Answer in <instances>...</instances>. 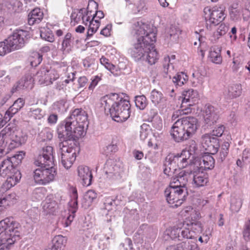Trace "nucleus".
I'll return each mask as SVG.
<instances>
[{
	"label": "nucleus",
	"instance_id": "50",
	"mask_svg": "<svg viewBox=\"0 0 250 250\" xmlns=\"http://www.w3.org/2000/svg\"><path fill=\"white\" fill-rule=\"evenodd\" d=\"M180 109L175 111L172 115L171 119L172 121L176 120L180 116L184 114H187L191 112V109L188 107H181Z\"/></svg>",
	"mask_w": 250,
	"mask_h": 250
},
{
	"label": "nucleus",
	"instance_id": "11",
	"mask_svg": "<svg viewBox=\"0 0 250 250\" xmlns=\"http://www.w3.org/2000/svg\"><path fill=\"white\" fill-rule=\"evenodd\" d=\"M107 177L112 180H120L124 175L123 164L112 160H107L104 167Z\"/></svg>",
	"mask_w": 250,
	"mask_h": 250
},
{
	"label": "nucleus",
	"instance_id": "3",
	"mask_svg": "<svg viewBox=\"0 0 250 250\" xmlns=\"http://www.w3.org/2000/svg\"><path fill=\"white\" fill-rule=\"evenodd\" d=\"M101 104L117 122H125L130 116L131 105L129 100L120 97L118 94L112 93L104 97L101 99Z\"/></svg>",
	"mask_w": 250,
	"mask_h": 250
},
{
	"label": "nucleus",
	"instance_id": "51",
	"mask_svg": "<svg viewBox=\"0 0 250 250\" xmlns=\"http://www.w3.org/2000/svg\"><path fill=\"white\" fill-rule=\"evenodd\" d=\"M140 127V139L144 141L148 137V135H149L150 133V128L149 125H147L146 124H143Z\"/></svg>",
	"mask_w": 250,
	"mask_h": 250
},
{
	"label": "nucleus",
	"instance_id": "31",
	"mask_svg": "<svg viewBox=\"0 0 250 250\" xmlns=\"http://www.w3.org/2000/svg\"><path fill=\"white\" fill-rule=\"evenodd\" d=\"M229 30V27L225 24L221 23L211 36L212 42H216L221 36L225 35Z\"/></svg>",
	"mask_w": 250,
	"mask_h": 250
},
{
	"label": "nucleus",
	"instance_id": "38",
	"mask_svg": "<svg viewBox=\"0 0 250 250\" xmlns=\"http://www.w3.org/2000/svg\"><path fill=\"white\" fill-rule=\"evenodd\" d=\"M15 173L7 176L6 184L7 188L14 186L19 181L21 178L19 171H15Z\"/></svg>",
	"mask_w": 250,
	"mask_h": 250
},
{
	"label": "nucleus",
	"instance_id": "44",
	"mask_svg": "<svg viewBox=\"0 0 250 250\" xmlns=\"http://www.w3.org/2000/svg\"><path fill=\"white\" fill-rule=\"evenodd\" d=\"M7 129L3 128L0 132V149H2V151L4 152V148L7 145H9V140L7 137L8 133L6 132Z\"/></svg>",
	"mask_w": 250,
	"mask_h": 250
},
{
	"label": "nucleus",
	"instance_id": "24",
	"mask_svg": "<svg viewBox=\"0 0 250 250\" xmlns=\"http://www.w3.org/2000/svg\"><path fill=\"white\" fill-rule=\"evenodd\" d=\"M49 69L47 67H43L39 70L35 76V79L38 81L40 84L49 85Z\"/></svg>",
	"mask_w": 250,
	"mask_h": 250
},
{
	"label": "nucleus",
	"instance_id": "13",
	"mask_svg": "<svg viewBox=\"0 0 250 250\" xmlns=\"http://www.w3.org/2000/svg\"><path fill=\"white\" fill-rule=\"evenodd\" d=\"M5 129H7L6 132L8 133L7 135L9 140V148L10 149L18 147L23 144H24L27 140V136L24 135L22 132L19 130H17L14 128L9 126V125L6 126Z\"/></svg>",
	"mask_w": 250,
	"mask_h": 250
},
{
	"label": "nucleus",
	"instance_id": "29",
	"mask_svg": "<svg viewBox=\"0 0 250 250\" xmlns=\"http://www.w3.org/2000/svg\"><path fill=\"white\" fill-rule=\"evenodd\" d=\"M181 240L182 238H185L187 240L196 239V237H194V233L190 230L186 221L183 223L182 227L181 228Z\"/></svg>",
	"mask_w": 250,
	"mask_h": 250
},
{
	"label": "nucleus",
	"instance_id": "48",
	"mask_svg": "<svg viewBox=\"0 0 250 250\" xmlns=\"http://www.w3.org/2000/svg\"><path fill=\"white\" fill-rule=\"evenodd\" d=\"M191 80L192 85L194 86L201 85L204 83V76L199 72L193 73L192 75Z\"/></svg>",
	"mask_w": 250,
	"mask_h": 250
},
{
	"label": "nucleus",
	"instance_id": "58",
	"mask_svg": "<svg viewBox=\"0 0 250 250\" xmlns=\"http://www.w3.org/2000/svg\"><path fill=\"white\" fill-rule=\"evenodd\" d=\"M11 51L13 50L7 43L6 40L4 42H0V56H4Z\"/></svg>",
	"mask_w": 250,
	"mask_h": 250
},
{
	"label": "nucleus",
	"instance_id": "7",
	"mask_svg": "<svg viewBox=\"0 0 250 250\" xmlns=\"http://www.w3.org/2000/svg\"><path fill=\"white\" fill-rule=\"evenodd\" d=\"M54 163L52 165H42L34 171L33 177L36 183L46 185L53 181L57 175Z\"/></svg>",
	"mask_w": 250,
	"mask_h": 250
},
{
	"label": "nucleus",
	"instance_id": "54",
	"mask_svg": "<svg viewBox=\"0 0 250 250\" xmlns=\"http://www.w3.org/2000/svg\"><path fill=\"white\" fill-rule=\"evenodd\" d=\"M88 7H87V11L86 12L84 9H81L79 11V14H81L80 16H82V20L83 23L85 25L87 24V22H90L91 20V17H93L91 15V11H88Z\"/></svg>",
	"mask_w": 250,
	"mask_h": 250
},
{
	"label": "nucleus",
	"instance_id": "35",
	"mask_svg": "<svg viewBox=\"0 0 250 250\" xmlns=\"http://www.w3.org/2000/svg\"><path fill=\"white\" fill-rule=\"evenodd\" d=\"M188 75L184 72L177 73L172 78V82L176 86H181L183 85L188 80Z\"/></svg>",
	"mask_w": 250,
	"mask_h": 250
},
{
	"label": "nucleus",
	"instance_id": "1",
	"mask_svg": "<svg viewBox=\"0 0 250 250\" xmlns=\"http://www.w3.org/2000/svg\"><path fill=\"white\" fill-rule=\"evenodd\" d=\"M87 127V117L85 111L81 109H75L58 125V137L75 145L76 140L85 135Z\"/></svg>",
	"mask_w": 250,
	"mask_h": 250
},
{
	"label": "nucleus",
	"instance_id": "34",
	"mask_svg": "<svg viewBox=\"0 0 250 250\" xmlns=\"http://www.w3.org/2000/svg\"><path fill=\"white\" fill-rule=\"evenodd\" d=\"M95 17L93 16L91 20L89 23L88 29L87 32V37L86 40H87L89 37L92 36L99 28L100 22L99 20H95Z\"/></svg>",
	"mask_w": 250,
	"mask_h": 250
},
{
	"label": "nucleus",
	"instance_id": "43",
	"mask_svg": "<svg viewBox=\"0 0 250 250\" xmlns=\"http://www.w3.org/2000/svg\"><path fill=\"white\" fill-rule=\"evenodd\" d=\"M135 103L137 108L143 110L147 105V100L144 95L136 96L135 97Z\"/></svg>",
	"mask_w": 250,
	"mask_h": 250
},
{
	"label": "nucleus",
	"instance_id": "53",
	"mask_svg": "<svg viewBox=\"0 0 250 250\" xmlns=\"http://www.w3.org/2000/svg\"><path fill=\"white\" fill-rule=\"evenodd\" d=\"M242 205V201L240 198H233L231 199L230 209L231 211L237 212L240 209Z\"/></svg>",
	"mask_w": 250,
	"mask_h": 250
},
{
	"label": "nucleus",
	"instance_id": "21",
	"mask_svg": "<svg viewBox=\"0 0 250 250\" xmlns=\"http://www.w3.org/2000/svg\"><path fill=\"white\" fill-rule=\"evenodd\" d=\"M242 86L240 84H233L229 86L224 92V96L227 100H231L239 97L242 93Z\"/></svg>",
	"mask_w": 250,
	"mask_h": 250
},
{
	"label": "nucleus",
	"instance_id": "19",
	"mask_svg": "<svg viewBox=\"0 0 250 250\" xmlns=\"http://www.w3.org/2000/svg\"><path fill=\"white\" fill-rule=\"evenodd\" d=\"M78 173L84 186H88L91 184L93 177L88 167L84 166H79L78 167Z\"/></svg>",
	"mask_w": 250,
	"mask_h": 250
},
{
	"label": "nucleus",
	"instance_id": "49",
	"mask_svg": "<svg viewBox=\"0 0 250 250\" xmlns=\"http://www.w3.org/2000/svg\"><path fill=\"white\" fill-rule=\"evenodd\" d=\"M52 137V133L47 129H44L39 134L38 140L40 142H45L51 140Z\"/></svg>",
	"mask_w": 250,
	"mask_h": 250
},
{
	"label": "nucleus",
	"instance_id": "62",
	"mask_svg": "<svg viewBox=\"0 0 250 250\" xmlns=\"http://www.w3.org/2000/svg\"><path fill=\"white\" fill-rule=\"evenodd\" d=\"M19 110V109L16 108V107H14V105H12L5 112L6 118H7L8 120L9 121L11 118L17 113Z\"/></svg>",
	"mask_w": 250,
	"mask_h": 250
},
{
	"label": "nucleus",
	"instance_id": "63",
	"mask_svg": "<svg viewBox=\"0 0 250 250\" xmlns=\"http://www.w3.org/2000/svg\"><path fill=\"white\" fill-rule=\"evenodd\" d=\"M34 60L31 61L30 64L32 67H36L39 65L42 61V55L39 53H36L34 54Z\"/></svg>",
	"mask_w": 250,
	"mask_h": 250
},
{
	"label": "nucleus",
	"instance_id": "36",
	"mask_svg": "<svg viewBox=\"0 0 250 250\" xmlns=\"http://www.w3.org/2000/svg\"><path fill=\"white\" fill-rule=\"evenodd\" d=\"M16 200V195L15 193L5 195L3 197L0 198V201L3 208H5L7 206H9L15 204Z\"/></svg>",
	"mask_w": 250,
	"mask_h": 250
},
{
	"label": "nucleus",
	"instance_id": "32",
	"mask_svg": "<svg viewBox=\"0 0 250 250\" xmlns=\"http://www.w3.org/2000/svg\"><path fill=\"white\" fill-rule=\"evenodd\" d=\"M71 200L69 202V205L70 208L69 210L70 211H71L72 214H74L76 212L78 208L77 190L76 188H72L71 189Z\"/></svg>",
	"mask_w": 250,
	"mask_h": 250
},
{
	"label": "nucleus",
	"instance_id": "22",
	"mask_svg": "<svg viewBox=\"0 0 250 250\" xmlns=\"http://www.w3.org/2000/svg\"><path fill=\"white\" fill-rule=\"evenodd\" d=\"M192 184L196 187L205 186L208 182V175L203 171H194L192 172Z\"/></svg>",
	"mask_w": 250,
	"mask_h": 250
},
{
	"label": "nucleus",
	"instance_id": "30",
	"mask_svg": "<svg viewBox=\"0 0 250 250\" xmlns=\"http://www.w3.org/2000/svg\"><path fill=\"white\" fill-rule=\"evenodd\" d=\"M215 160L210 155H206L202 157V161L200 162L201 167L205 169H211L214 167Z\"/></svg>",
	"mask_w": 250,
	"mask_h": 250
},
{
	"label": "nucleus",
	"instance_id": "18",
	"mask_svg": "<svg viewBox=\"0 0 250 250\" xmlns=\"http://www.w3.org/2000/svg\"><path fill=\"white\" fill-rule=\"evenodd\" d=\"M182 96L181 107H188L195 104L198 98V93L196 90L189 89L183 92Z\"/></svg>",
	"mask_w": 250,
	"mask_h": 250
},
{
	"label": "nucleus",
	"instance_id": "64",
	"mask_svg": "<svg viewBox=\"0 0 250 250\" xmlns=\"http://www.w3.org/2000/svg\"><path fill=\"white\" fill-rule=\"evenodd\" d=\"M224 129L225 127L222 125H220L218 127H215L212 130V136L221 137L224 133Z\"/></svg>",
	"mask_w": 250,
	"mask_h": 250
},
{
	"label": "nucleus",
	"instance_id": "47",
	"mask_svg": "<svg viewBox=\"0 0 250 250\" xmlns=\"http://www.w3.org/2000/svg\"><path fill=\"white\" fill-rule=\"evenodd\" d=\"M187 224H188V226L189 227L190 230L194 233V237H196L195 235L202 232V224L200 222L195 221L194 222L189 221V222H187Z\"/></svg>",
	"mask_w": 250,
	"mask_h": 250
},
{
	"label": "nucleus",
	"instance_id": "59",
	"mask_svg": "<svg viewBox=\"0 0 250 250\" xmlns=\"http://www.w3.org/2000/svg\"><path fill=\"white\" fill-rule=\"evenodd\" d=\"M243 237L246 241L250 239V219L246 222L243 231Z\"/></svg>",
	"mask_w": 250,
	"mask_h": 250
},
{
	"label": "nucleus",
	"instance_id": "27",
	"mask_svg": "<svg viewBox=\"0 0 250 250\" xmlns=\"http://www.w3.org/2000/svg\"><path fill=\"white\" fill-rule=\"evenodd\" d=\"M58 208L57 202L54 200L46 199L42 205L43 211L45 214H54Z\"/></svg>",
	"mask_w": 250,
	"mask_h": 250
},
{
	"label": "nucleus",
	"instance_id": "55",
	"mask_svg": "<svg viewBox=\"0 0 250 250\" xmlns=\"http://www.w3.org/2000/svg\"><path fill=\"white\" fill-rule=\"evenodd\" d=\"M29 112L31 115L33 116L36 119H41L44 115V113L41 108H30Z\"/></svg>",
	"mask_w": 250,
	"mask_h": 250
},
{
	"label": "nucleus",
	"instance_id": "61",
	"mask_svg": "<svg viewBox=\"0 0 250 250\" xmlns=\"http://www.w3.org/2000/svg\"><path fill=\"white\" fill-rule=\"evenodd\" d=\"M100 62L102 65H104L107 69L110 71L114 70L115 67V65L110 63L109 60L105 57H102L100 59Z\"/></svg>",
	"mask_w": 250,
	"mask_h": 250
},
{
	"label": "nucleus",
	"instance_id": "4",
	"mask_svg": "<svg viewBox=\"0 0 250 250\" xmlns=\"http://www.w3.org/2000/svg\"><path fill=\"white\" fill-rule=\"evenodd\" d=\"M198 127L197 118L191 116L181 118L173 124L171 128L170 135L176 142H183L192 137Z\"/></svg>",
	"mask_w": 250,
	"mask_h": 250
},
{
	"label": "nucleus",
	"instance_id": "17",
	"mask_svg": "<svg viewBox=\"0 0 250 250\" xmlns=\"http://www.w3.org/2000/svg\"><path fill=\"white\" fill-rule=\"evenodd\" d=\"M192 179V171L190 170H182L177 175L173 177L170 181V184L177 185V187L187 188L186 187L189 179Z\"/></svg>",
	"mask_w": 250,
	"mask_h": 250
},
{
	"label": "nucleus",
	"instance_id": "57",
	"mask_svg": "<svg viewBox=\"0 0 250 250\" xmlns=\"http://www.w3.org/2000/svg\"><path fill=\"white\" fill-rule=\"evenodd\" d=\"M41 37L45 41L53 42L54 41V37L50 31L45 30H41L40 33Z\"/></svg>",
	"mask_w": 250,
	"mask_h": 250
},
{
	"label": "nucleus",
	"instance_id": "37",
	"mask_svg": "<svg viewBox=\"0 0 250 250\" xmlns=\"http://www.w3.org/2000/svg\"><path fill=\"white\" fill-rule=\"evenodd\" d=\"M66 242V238L59 235L54 237L52 240V250H61L62 248Z\"/></svg>",
	"mask_w": 250,
	"mask_h": 250
},
{
	"label": "nucleus",
	"instance_id": "8",
	"mask_svg": "<svg viewBox=\"0 0 250 250\" xmlns=\"http://www.w3.org/2000/svg\"><path fill=\"white\" fill-rule=\"evenodd\" d=\"M177 187V185L174 186L170 184L169 187L165 191L167 202L169 204H174L173 206L176 207L183 203L188 195L187 188Z\"/></svg>",
	"mask_w": 250,
	"mask_h": 250
},
{
	"label": "nucleus",
	"instance_id": "60",
	"mask_svg": "<svg viewBox=\"0 0 250 250\" xmlns=\"http://www.w3.org/2000/svg\"><path fill=\"white\" fill-rule=\"evenodd\" d=\"M49 84H52L53 81L59 78V74L54 69H50L49 70Z\"/></svg>",
	"mask_w": 250,
	"mask_h": 250
},
{
	"label": "nucleus",
	"instance_id": "56",
	"mask_svg": "<svg viewBox=\"0 0 250 250\" xmlns=\"http://www.w3.org/2000/svg\"><path fill=\"white\" fill-rule=\"evenodd\" d=\"M181 227H174L171 229L169 233H168V234L169 235L171 239H174L176 238H178L179 240H181Z\"/></svg>",
	"mask_w": 250,
	"mask_h": 250
},
{
	"label": "nucleus",
	"instance_id": "40",
	"mask_svg": "<svg viewBox=\"0 0 250 250\" xmlns=\"http://www.w3.org/2000/svg\"><path fill=\"white\" fill-rule=\"evenodd\" d=\"M34 80L30 75H25L19 82L23 89H31L33 87Z\"/></svg>",
	"mask_w": 250,
	"mask_h": 250
},
{
	"label": "nucleus",
	"instance_id": "14",
	"mask_svg": "<svg viewBox=\"0 0 250 250\" xmlns=\"http://www.w3.org/2000/svg\"><path fill=\"white\" fill-rule=\"evenodd\" d=\"M203 123L205 127L213 125L219 117L218 109L211 105H206L202 113Z\"/></svg>",
	"mask_w": 250,
	"mask_h": 250
},
{
	"label": "nucleus",
	"instance_id": "26",
	"mask_svg": "<svg viewBox=\"0 0 250 250\" xmlns=\"http://www.w3.org/2000/svg\"><path fill=\"white\" fill-rule=\"evenodd\" d=\"M154 43V42H153V49L151 48L148 49L145 54V58L143 60V61L147 62L150 65L155 64L159 58L157 52L155 49Z\"/></svg>",
	"mask_w": 250,
	"mask_h": 250
},
{
	"label": "nucleus",
	"instance_id": "20",
	"mask_svg": "<svg viewBox=\"0 0 250 250\" xmlns=\"http://www.w3.org/2000/svg\"><path fill=\"white\" fill-rule=\"evenodd\" d=\"M14 158H7L3 160L0 166V175L2 177L9 176L18 171L13 167Z\"/></svg>",
	"mask_w": 250,
	"mask_h": 250
},
{
	"label": "nucleus",
	"instance_id": "2",
	"mask_svg": "<svg viewBox=\"0 0 250 250\" xmlns=\"http://www.w3.org/2000/svg\"><path fill=\"white\" fill-rule=\"evenodd\" d=\"M136 42L129 49V53L135 61L144 60L146 52L153 49V42L156 41V34L148 29V25L142 21L134 24Z\"/></svg>",
	"mask_w": 250,
	"mask_h": 250
},
{
	"label": "nucleus",
	"instance_id": "10",
	"mask_svg": "<svg viewBox=\"0 0 250 250\" xmlns=\"http://www.w3.org/2000/svg\"><path fill=\"white\" fill-rule=\"evenodd\" d=\"M67 141H62L58 145V152L61 155V160L65 162L66 159H69V162L67 163L69 166H72L75 162L77 155L76 150L72 142L69 143Z\"/></svg>",
	"mask_w": 250,
	"mask_h": 250
},
{
	"label": "nucleus",
	"instance_id": "41",
	"mask_svg": "<svg viewBox=\"0 0 250 250\" xmlns=\"http://www.w3.org/2000/svg\"><path fill=\"white\" fill-rule=\"evenodd\" d=\"M97 194L93 190H88L84 195L83 200L85 203V206L89 207L92 203L96 199Z\"/></svg>",
	"mask_w": 250,
	"mask_h": 250
},
{
	"label": "nucleus",
	"instance_id": "42",
	"mask_svg": "<svg viewBox=\"0 0 250 250\" xmlns=\"http://www.w3.org/2000/svg\"><path fill=\"white\" fill-rule=\"evenodd\" d=\"M73 41L72 39V35L70 33H67L64 37L62 43V50L63 51L68 52L71 47V43Z\"/></svg>",
	"mask_w": 250,
	"mask_h": 250
},
{
	"label": "nucleus",
	"instance_id": "5",
	"mask_svg": "<svg viewBox=\"0 0 250 250\" xmlns=\"http://www.w3.org/2000/svg\"><path fill=\"white\" fill-rule=\"evenodd\" d=\"M190 158V152L187 150H183L180 153L176 155H168L166 157L164 166V172L168 176L173 174L178 167L179 168L186 167L188 164Z\"/></svg>",
	"mask_w": 250,
	"mask_h": 250
},
{
	"label": "nucleus",
	"instance_id": "33",
	"mask_svg": "<svg viewBox=\"0 0 250 250\" xmlns=\"http://www.w3.org/2000/svg\"><path fill=\"white\" fill-rule=\"evenodd\" d=\"M196 239L187 240L179 244V248L181 250H199V248L196 243Z\"/></svg>",
	"mask_w": 250,
	"mask_h": 250
},
{
	"label": "nucleus",
	"instance_id": "23",
	"mask_svg": "<svg viewBox=\"0 0 250 250\" xmlns=\"http://www.w3.org/2000/svg\"><path fill=\"white\" fill-rule=\"evenodd\" d=\"M43 17L42 11L40 8H36L29 13L28 22L31 25L38 24L42 21Z\"/></svg>",
	"mask_w": 250,
	"mask_h": 250
},
{
	"label": "nucleus",
	"instance_id": "12",
	"mask_svg": "<svg viewBox=\"0 0 250 250\" xmlns=\"http://www.w3.org/2000/svg\"><path fill=\"white\" fill-rule=\"evenodd\" d=\"M224 7L222 6L213 7L211 9L206 7L204 12L207 14L209 12V18L206 21V26L208 29L211 30L213 26L219 24L224 18Z\"/></svg>",
	"mask_w": 250,
	"mask_h": 250
},
{
	"label": "nucleus",
	"instance_id": "46",
	"mask_svg": "<svg viewBox=\"0 0 250 250\" xmlns=\"http://www.w3.org/2000/svg\"><path fill=\"white\" fill-rule=\"evenodd\" d=\"M134 13H143L147 9L146 0H135L134 2Z\"/></svg>",
	"mask_w": 250,
	"mask_h": 250
},
{
	"label": "nucleus",
	"instance_id": "15",
	"mask_svg": "<svg viewBox=\"0 0 250 250\" xmlns=\"http://www.w3.org/2000/svg\"><path fill=\"white\" fill-rule=\"evenodd\" d=\"M34 163L37 166H41L42 165H52L53 164L54 161L53 147L51 146H46L43 147Z\"/></svg>",
	"mask_w": 250,
	"mask_h": 250
},
{
	"label": "nucleus",
	"instance_id": "9",
	"mask_svg": "<svg viewBox=\"0 0 250 250\" xmlns=\"http://www.w3.org/2000/svg\"><path fill=\"white\" fill-rule=\"evenodd\" d=\"M29 32L27 31L17 29L9 36L6 41L13 51L18 50L23 47L26 43Z\"/></svg>",
	"mask_w": 250,
	"mask_h": 250
},
{
	"label": "nucleus",
	"instance_id": "28",
	"mask_svg": "<svg viewBox=\"0 0 250 250\" xmlns=\"http://www.w3.org/2000/svg\"><path fill=\"white\" fill-rule=\"evenodd\" d=\"M209 60L213 63L220 64L222 63V58L221 56V49L218 47L210 48L208 56Z\"/></svg>",
	"mask_w": 250,
	"mask_h": 250
},
{
	"label": "nucleus",
	"instance_id": "25",
	"mask_svg": "<svg viewBox=\"0 0 250 250\" xmlns=\"http://www.w3.org/2000/svg\"><path fill=\"white\" fill-rule=\"evenodd\" d=\"M229 12L230 19L232 20L238 21L241 20L242 8L239 5L238 2H234L229 7Z\"/></svg>",
	"mask_w": 250,
	"mask_h": 250
},
{
	"label": "nucleus",
	"instance_id": "39",
	"mask_svg": "<svg viewBox=\"0 0 250 250\" xmlns=\"http://www.w3.org/2000/svg\"><path fill=\"white\" fill-rule=\"evenodd\" d=\"M230 145L227 142H224L220 146V149L218 154L217 160L222 162L228 155Z\"/></svg>",
	"mask_w": 250,
	"mask_h": 250
},
{
	"label": "nucleus",
	"instance_id": "52",
	"mask_svg": "<svg viewBox=\"0 0 250 250\" xmlns=\"http://www.w3.org/2000/svg\"><path fill=\"white\" fill-rule=\"evenodd\" d=\"M67 107L66 103L64 100H60L54 104V108L58 112L61 113L66 112Z\"/></svg>",
	"mask_w": 250,
	"mask_h": 250
},
{
	"label": "nucleus",
	"instance_id": "6",
	"mask_svg": "<svg viewBox=\"0 0 250 250\" xmlns=\"http://www.w3.org/2000/svg\"><path fill=\"white\" fill-rule=\"evenodd\" d=\"M5 230L7 233L5 240H1L0 242H2L5 244H2L3 246L2 248L6 246V248L9 249L16 241L19 240L20 233L17 227L14 228L13 221L8 218L0 221V235Z\"/></svg>",
	"mask_w": 250,
	"mask_h": 250
},
{
	"label": "nucleus",
	"instance_id": "45",
	"mask_svg": "<svg viewBox=\"0 0 250 250\" xmlns=\"http://www.w3.org/2000/svg\"><path fill=\"white\" fill-rule=\"evenodd\" d=\"M150 98L155 105L159 104L163 98V94L161 91L155 89L151 91L150 93Z\"/></svg>",
	"mask_w": 250,
	"mask_h": 250
},
{
	"label": "nucleus",
	"instance_id": "16",
	"mask_svg": "<svg viewBox=\"0 0 250 250\" xmlns=\"http://www.w3.org/2000/svg\"><path fill=\"white\" fill-rule=\"evenodd\" d=\"M201 143L205 149L211 154H216L219 147L218 139L208 134L202 136Z\"/></svg>",
	"mask_w": 250,
	"mask_h": 250
}]
</instances>
